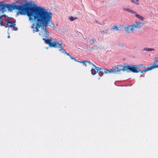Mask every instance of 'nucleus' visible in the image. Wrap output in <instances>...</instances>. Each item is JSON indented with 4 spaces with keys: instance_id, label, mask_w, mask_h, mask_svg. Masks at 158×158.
I'll return each mask as SVG.
<instances>
[{
    "instance_id": "obj_19",
    "label": "nucleus",
    "mask_w": 158,
    "mask_h": 158,
    "mask_svg": "<svg viewBox=\"0 0 158 158\" xmlns=\"http://www.w3.org/2000/svg\"><path fill=\"white\" fill-rule=\"evenodd\" d=\"M130 13L133 14H135V15L137 14L136 12L131 9L130 10Z\"/></svg>"
},
{
    "instance_id": "obj_8",
    "label": "nucleus",
    "mask_w": 158,
    "mask_h": 158,
    "mask_svg": "<svg viewBox=\"0 0 158 158\" xmlns=\"http://www.w3.org/2000/svg\"><path fill=\"white\" fill-rule=\"evenodd\" d=\"M42 28L41 29V31L40 32L39 34L42 37H45L47 38L48 36H49V32L47 30V29L46 28V27H42ZM48 39L47 38H43V39Z\"/></svg>"
},
{
    "instance_id": "obj_13",
    "label": "nucleus",
    "mask_w": 158,
    "mask_h": 158,
    "mask_svg": "<svg viewBox=\"0 0 158 158\" xmlns=\"http://www.w3.org/2000/svg\"><path fill=\"white\" fill-rule=\"evenodd\" d=\"M135 17L142 21H143L144 19V17L137 14L135 15Z\"/></svg>"
},
{
    "instance_id": "obj_17",
    "label": "nucleus",
    "mask_w": 158,
    "mask_h": 158,
    "mask_svg": "<svg viewBox=\"0 0 158 158\" xmlns=\"http://www.w3.org/2000/svg\"><path fill=\"white\" fill-rule=\"evenodd\" d=\"M112 29L114 30H115V29H116V30H119L120 31V30H119L118 29L117 26H112Z\"/></svg>"
},
{
    "instance_id": "obj_25",
    "label": "nucleus",
    "mask_w": 158,
    "mask_h": 158,
    "mask_svg": "<svg viewBox=\"0 0 158 158\" xmlns=\"http://www.w3.org/2000/svg\"><path fill=\"white\" fill-rule=\"evenodd\" d=\"M94 39H92V40L91 42V44H94Z\"/></svg>"
},
{
    "instance_id": "obj_18",
    "label": "nucleus",
    "mask_w": 158,
    "mask_h": 158,
    "mask_svg": "<svg viewBox=\"0 0 158 158\" xmlns=\"http://www.w3.org/2000/svg\"><path fill=\"white\" fill-rule=\"evenodd\" d=\"M77 19V18L71 16L69 17V19L71 21H73L76 19Z\"/></svg>"
},
{
    "instance_id": "obj_27",
    "label": "nucleus",
    "mask_w": 158,
    "mask_h": 158,
    "mask_svg": "<svg viewBox=\"0 0 158 158\" xmlns=\"http://www.w3.org/2000/svg\"><path fill=\"white\" fill-rule=\"evenodd\" d=\"M53 25V26L52 27L54 29H55L56 28V27L54 25Z\"/></svg>"
},
{
    "instance_id": "obj_4",
    "label": "nucleus",
    "mask_w": 158,
    "mask_h": 158,
    "mask_svg": "<svg viewBox=\"0 0 158 158\" xmlns=\"http://www.w3.org/2000/svg\"><path fill=\"white\" fill-rule=\"evenodd\" d=\"M144 24V23L143 22L136 21L135 23H132L131 25L127 26L124 29L128 33H132L135 29H139L141 25H143Z\"/></svg>"
},
{
    "instance_id": "obj_11",
    "label": "nucleus",
    "mask_w": 158,
    "mask_h": 158,
    "mask_svg": "<svg viewBox=\"0 0 158 158\" xmlns=\"http://www.w3.org/2000/svg\"><path fill=\"white\" fill-rule=\"evenodd\" d=\"M100 70V72L102 74H106L108 73H112L111 72V69L108 70L106 69H105L102 68H99L98 69V70Z\"/></svg>"
},
{
    "instance_id": "obj_22",
    "label": "nucleus",
    "mask_w": 158,
    "mask_h": 158,
    "mask_svg": "<svg viewBox=\"0 0 158 158\" xmlns=\"http://www.w3.org/2000/svg\"><path fill=\"white\" fill-rule=\"evenodd\" d=\"M95 45H94L93 47L91 48V50H93L96 49V48L95 47Z\"/></svg>"
},
{
    "instance_id": "obj_2",
    "label": "nucleus",
    "mask_w": 158,
    "mask_h": 158,
    "mask_svg": "<svg viewBox=\"0 0 158 158\" xmlns=\"http://www.w3.org/2000/svg\"><path fill=\"white\" fill-rule=\"evenodd\" d=\"M43 8L42 7L37 6L27 7L26 4H24L22 5H16V9L18 10L22 15L26 14L29 19H31V17Z\"/></svg>"
},
{
    "instance_id": "obj_9",
    "label": "nucleus",
    "mask_w": 158,
    "mask_h": 158,
    "mask_svg": "<svg viewBox=\"0 0 158 158\" xmlns=\"http://www.w3.org/2000/svg\"><path fill=\"white\" fill-rule=\"evenodd\" d=\"M126 71L129 70L134 73H137L142 71L139 69L137 68L136 65H134L133 66L130 65L126 66Z\"/></svg>"
},
{
    "instance_id": "obj_10",
    "label": "nucleus",
    "mask_w": 158,
    "mask_h": 158,
    "mask_svg": "<svg viewBox=\"0 0 158 158\" xmlns=\"http://www.w3.org/2000/svg\"><path fill=\"white\" fill-rule=\"evenodd\" d=\"M5 23H4V25H7L8 27H15V26L16 25L15 21H14L12 22H11L10 21V19L8 18H5Z\"/></svg>"
},
{
    "instance_id": "obj_15",
    "label": "nucleus",
    "mask_w": 158,
    "mask_h": 158,
    "mask_svg": "<svg viewBox=\"0 0 158 158\" xmlns=\"http://www.w3.org/2000/svg\"><path fill=\"white\" fill-rule=\"evenodd\" d=\"M70 58L71 59L73 60L76 61L80 63H83V64H84L85 63V61H77L74 57H72L71 56H70Z\"/></svg>"
},
{
    "instance_id": "obj_5",
    "label": "nucleus",
    "mask_w": 158,
    "mask_h": 158,
    "mask_svg": "<svg viewBox=\"0 0 158 158\" xmlns=\"http://www.w3.org/2000/svg\"><path fill=\"white\" fill-rule=\"evenodd\" d=\"M6 8H7L9 11H12L16 9V5L5 4L3 2H0V13H3L6 11Z\"/></svg>"
},
{
    "instance_id": "obj_7",
    "label": "nucleus",
    "mask_w": 158,
    "mask_h": 158,
    "mask_svg": "<svg viewBox=\"0 0 158 158\" xmlns=\"http://www.w3.org/2000/svg\"><path fill=\"white\" fill-rule=\"evenodd\" d=\"M85 63L84 64L85 66H87L86 63H88L89 65H92L93 66V67L91 69V73L93 75H95L97 73L98 71L99 67L96 66L92 63H90V61H85Z\"/></svg>"
},
{
    "instance_id": "obj_6",
    "label": "nucleus",
    "mask_w": 158,
    "mask_h": 158,
    "mask_svg": "<svg viewBox=\"0 0 158 158\" xmlns=\"http://www.w3.org/2000/svg\"><path fill=\"white\" fill-rule=\"evenodd\" d=\"M123 66L120 64H118L116 66L114 69H111L110 72L112 73L119 72L121 71H126V66H124L123 68Z\"/></svg>"
},
{
    "instance_id": "obj_29",
    "label": "nucleus",
    "mask_w": 158,
    "mask_h": 158,
    "mask_svg": "<svg viewBox=\"0 0 158 158\" xmlns=\"http://www.w3.org/2000/svg\"><path fill=\"white\" fill-rule=\"evenodd\" d=\"M157 59V58H155V59Z\"/></svg>"
},
{
    "instance_id": "obj_23",
    "label": "nucleus",
    "mask_w": 158,
    "mask_h": 158,
    "mask_svg": "<svg viewBox=\"0 0 158 158\" xmlns=\"http://www.w3.org/2000/svg\"><path fill=\"white\" fill-rule=\"evenodd\" d=\"M0 25L1 26H6V24L4 25V24L3 25V23L2 22V21H1V22H0Z\"/></svg>"
},
{
    "instance_id": "obj_12",
    "label": "nucleus",
    "mask_w": 158,
    "mask_h": 158,
    "mask_svg": "<svg viewBox=\"0 0 158 158\" xmlns=\"http://www.w3.org/2000/svg\"><path fill=\"white\" fill-rule=\"evenodd\" d=\"M158 68V65H152L148 67L147 69L144 70H142L141 71V73H143V72H146L148 70H151L155 68Z\"/></svg>"
},
{
    "instance_id": "obj_20",
    "label": "nucleus",
    "mask_w": 158,
    "mask_h": 158,
    "mask_svg": "<svg viewBox=\"0 0 158 158\" xmlns=\"http://www.w3.org/2000/svg\"><path fill=\"white\" fill-rule=\"evenodd\" d=\"M123 10H124L130 13L131 9L129 8H124Z\"/></svg>"
},
{
    "instance_id": "obj_26",
    "label": "nucleus",
    "mask_w": 158,
    "mask_h": 158,
    "mask_svg": "<svg viewBox=\"0 0 158 158\" xmlns=\"http://www.w3.org/2000/svg\"><path fill=\"white\" fill-rule=\"evenodd\" d=\"M14 29V30H15V31H17L18 30V28L16 27H15H15H13Z\"/></svg>"
},
{
    "instance_id": "obj_21",
    "label": "nucleus",
    "mask_w": 158,
    "mask_h": 158,
    "mask_svg": "<svg viewBox=\"0 0 158 158\" xmlns=\"http://www.w3.org/2000/svg\"><path fill=\"white\" fill-rule=\"evenodd\" d=\"M109 32V30L108 29H107L105 31H101V33H106L107 32Z\"/></svg>"
},
{
    "instance_id": "obj_3",
    "label": "nucleus",
    "mask_w": 158,
    "mask_h": 158,
    "mask_svg": "<svg viewBox=\"0 0 158 158\" xmlns=\"http://www.w3.org/2000/svg\"><path fill=\"white\" fill-rule=\"evenodd\" d=\"M43 40L45 42L48 44L50 47L55 48H58L59 47L60 48V51L62 53L66 54L67 56H69L70 57V56H71L70 55L69 53L67 52L66 50L63 48L62 47V43L59 44L56 41L52 40V39L51 38L49 39H44Z\"/></svg>"
},
{
    "instance_id": "obj_28",
    "label": "nucleus",
    "mask_w": 158,
    "mask_h": 158,
    "mask_svg": "<svg viewBox=\"0 0 158 158\" xmlns=\"http://www.w3.org/2000/svg\"><path fill=\"white\" fill-rule=\"evenodd\" d=\"M8 38H10V36H9V35L8 36Z\"/></svg>"
},
{
    "instance_id": "obj_16",
    "label": "nucleus",
    "mask_w": 158,
    "mask_h": 158,
    "mask_svg": "<svg viewBox=\"0 0 158 158\" xmlns=\"http://www.w3.org/2000/svg\"><path fill=\"white\" fill-rule=\"evenodd\" d=\"M131 2L136 5H139V0H131Z\"/></svg>"
},
{
    "instance_id": "obj_14",
    "label": "nucleus",
    "mask_w": 158,
    "mask_h": 158,
    "mask_svg": "<svg viewBox=\"0 0 158 158\" xmlns=\"http://www.w3.org/2000/svg\"><path fill=\"white\" fill-rule=\"evenodd\" d=\"M143 51H155V49L154 48H146L143 49Z\"/></svg>"
},
{
    "instance_id": "obj_1",
    "label": "nucleus",
    "mask_w": 158,
    "mask_h": 158,
    "mask_svg": "<svg viewBox=\"0 0 158 158\" xmlns=\"http://www.w3.org/2000/svg\"><path fill=\"white\" fill-rule=\"evenodd\" d=\"M52 18V13L48 11L44 8L31 17V19L29 20H34L35 23V25L34 27L35 24H33L32 28L34 31L38 32L40 27H47L51 22Z\"/></svg>"
},
{
    "instance_id": "obj_24",
    "label": "nucleus",
    "mask_w": 158,
    "mask_h": 158,
    "mask_svg": "<svg viewBox=\"0 0 158 158\" xmlns=\"http://www.w3.org/2000/svg\"><path fill=\"white\" fill-rule=\"evenodd\" d=\"M157 60H155V61H154V63H153V65H156V64L157 63Z\"/></svg>"
}]
</instances>
